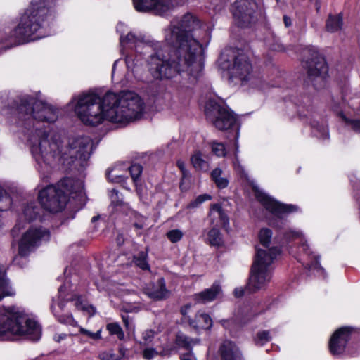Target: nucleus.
<instances>
[{"label":"nucleus","mask_w":360,"mask_h":360,"mask_svg":"<svg viewBox=\"0 0 360 360\" xmlns=\"http://www.w3.org/2000/svg\"><path fill=\"white\" fill-rule=\"evenodd\" d=\"M198 26V18L190 13L174 18L162 31L165 42L172 49L165 55L167 50L163 42L146 39L131 30L124 22H118L116 30L120 34V52L124 57L127 76L143 81L146 63L150 76L155 79L172 78L188 68L198 72L200 63L195 60V57L199 44L181 33L193 30Z\"/></svg>","instance_id":"f257e3e1"},{"label":"nucleus","mask_w":360,"mask_h":360,"mask_svg":"<svg viewBox=\"0 0 360 360\" xmlns=\"http://www.w3.org/2000/svg\"><path fill=\"white\" fill-rule=\"evenodd\" d=\"M58 117V108L34 97L25 98L18 107L19 124L27 130V142L39 172H48L49 167L60 165L84 167L92 152L89 136L71 137L64 145L58 134L34 124V121L53 123Z\"/></svg>","instance_id":"f03ea898"},{"label":"nucleus","mask_w":360,"mask_h":360,"mask_svg":"<svg viewBox=\"0 0 360 360\" xmlns=\"http://www.w3.org/2000/svg\"><path fill=\"white\" fill-rule=\"evenodd\" d=\"M68 107L85 125L97 126L104 120L126 125L139 120L145 112L142 98L132 91H108L101 98L94 91L75 95Z\"/></svg>","instance_id":"7ed1b4c3"},{"label":"nucleus","mask_w":360,"mask_h":360,"mask_svg":"<svg viewBox=\"0 0 360 360\" xmlns=\"http://www.w3.org/2000/svg\"><path fill=\"white\" fill-rule=\"evenodd\" d=\"M252 190L257 200L271 214L272 218L269 219V224L280 230L285 242L297 240L299 245L297 250H290V253L293 255L309 273L324 278L326 272L320 265V257L311 250L303 233L300 230L292 228L282 231L285 226L286 214L296 211L297 207L292 205L282 204L276 201L256 184H252Z\"/></svg>","instance_id":"20e7f679"},{"label":"nucleus","mask_w":360,"mask_h":360,"mask_svg":"<svg viewBox=\"0 0 360 360\" xmlns=\"http://www.w3.org/2000/svg\"><path fill=\"white\" fill-rule=\"evenodd\" d=\"M53 19L49 0H32L16 25L0 33V44L8 49L46 37L51 34Z\"/></svg>","instance_id":"39448f33"},{"label":"nucleus","mask_w":360,"mask_h":360,"mask_svg":"<svg viewBox=\"0 0 360 360\" xmlns=\"http://www.w3.org/2000/svg\"><path fill=\"white\" fill-rule=\"evenodd\" d=\"M38 198L41 206L51 212L61 211L71 200L75 201L79 209L86 200L84 182L72 178H64L56 185L47 186L39 191Z\"/></svg>","instance_id":"423d86ee"},{"label":"nucleus","mask_w":360,"mask_h":360,"mask_svg":"<svg viewBox=\"0 0 360 360\" xmlns=\"http://www.w3.org/2000/svg\"><path fill=\"white\" fill-rule=\"evenodd\" d=\"M41 328L23 309L15 306L0 308V340L24 337L31 340L40 339Z\"/></svg>","instance_id":"0eeeda50"},{"label":"nucleus","mask_w":360,"mask_h":360,"mask_svg":"<svg viewBox=\"0 0 360 360\" xmlns=\"http://www.w3.org/2000/svg\"><path fill=\"white\" fill-rule=\"evenodd\" d=\"M218 65L226 72L231 82H240L244 86L266 89L262 78L253 75L252 64L243 51L231 49L224 50L218 59Z\"/></svg>","instance_id":"6e6552de"},{"label":"nucleus","mask_w":360,"mask_h":360,"mask_svg":"<svg viewBox=\"0 0 360 360\" xmlns=\"http://www.w3.org/2000/svg\"><path fill=\"white\" fill-rule=\"evenodd\" d=\"M181 33L185 35L189 36V37H192L195 40H196L199 44V49L196 53L195 60L200 63V69L198 72H195L192 71V70H182L179 71L176 75H175L173 77L169 79H158V81L172 79L177 76H181L184 75L185 76L188 77L189 84L186 82H179L176 84L175 88L174 95L176 98L180 102H185L188 101L193 94V89L191 84H193L198 78L201 75L202 71L204 68L203 60L202 58V53L203 51L202 44H207L211 38V30L209 27L206 24H202L200 20L198 19V26L196 29H193V30L191 31H182ZM156 80L155 79H154Z\"/></svg>","instance_id":"1a4fd4ad"},{"label":"nucleus","mask_w":360,"mask_h":360,"mask_svg":"<svg viewBox=\"0 0 360 360\" xmlns=\"http://www.w3.org/2000/svg\"><path fill=\"white\" fill-rule=\"evenodd\" d=\"M69 302H74V305L77 309L86 311L89 316H93L96 313L95 307L89 304L83 297L79 296L77 292V287L66 278L64 284L58 288L57 300L53 298L52 300L51 310L59 322L77 326V322L71 314H61L65 304Z\"/></svg>","instance_id":"9d476101"},{"label":"nucleus","mask_w":360,"mask_h":360,"mask_svg":"<svg viewBox=\"0 0 360 360\" xmlns=\"http://www.w3.org/2000/svg\"><path fill=\"white\" fill-rule=\"evenodd\" d=\"M205 108V114L207 117L213 122L214 125L220 130H226L229 129L235 131V157L233 165L235 171L242 177H246L247 174L244 168L240 164L238 158L239 152L238 138H239V125L237 119L233 112L227 107L218 105L214 100H209Z\"/></svg>","instance_id":"9b49d317"},{"label":"nucleus","mask_w":360,"mask_h":360,"mask_svg":"<svg viewBox=\"0 0 360 360\" xmlns=\"http://www.w3.org/2000/svg\"><path fill=\"white\" fill-rule=\"evenodd\" d=\"M280 254L281 250L276 247L257 249L248 283L250 290L254 292L267 286L272 278L273 264Z\"/></svg>","instance_id":"f8f14e48"},{"label":"nucleus","mask_w":360,"mask_h":360,"mask_svg":"<svg viewBox=\"0 0 360 360\" xmlns=\"http://www.w3.org/2000/svg\"><path fill=\"white\" fill-rule=\"evenodd\" d=\"M304 54L307 58L304 63L307 69V77L316 89H320L325 84V79L328 75V66L323 57L313 46L304 49Z\"/></svg>","instance_id":"ddd939ff"},{"label":"nucleus","mask_w":360,"mask_h":360,"mask_svg":"<svg viewBox=\"0 0 360 360\" xmlns=\"http://www.w3.org/2000/svg\"><path fill=\"white\" fill-rule=\"evenodd\" d=\"M231 13L237 26L248 27L255 24L261 15L257 2L254 0H237L232 5Z\"/></svg>","instance_id":"4468645a"},{"label":"nucleus","mask_w":360,"mask_h":360,"mask_svg":"<svg viewBox=\"0 0 360 360\" xmlns=\"http://www.w3.org/2000/svg\"><path fill=\"white\" fill-rule=\"evenodd\" d=\"M49 238L50 233L48 229L41 226H30L19 242V254L27 256L34 248L47 242Z\"/></svg>","instance_id":"2eb2a0df"},{"label":"nucleus","mask_w":360,"mask_h":360,"mask_svg":"<svg viewBox=\"0 0 360 360\" xmlns=\"http://www.w3.org/2000/svg\"><path fill=\"white\" fill-rule=\"evenodd\" d=\"M110 209L112 214L121 213L129 216L134 227L138 229H142L146 226V218L131 210L128 203L123 202L121 195L116 189L110 191Z\"/></svg>","instance_id":"dca6fc26"},{"label":"nucleus","mask_w":360,"mask_h":360,"mask_svg":"<svg viewBox=\"0 0 360 360\" xmlns=\"http://www.w3.org/2000/svg\"><path fill=\"white\" fill-rule=\"evenodd\" d=\"M175 0H133V5L138 12H152L163 16L174 6Z\"/></svg>","instance_id":"f3484780"},{"label":"nucleus","mask_w":360,"mask_h":360,"mask_svg":"<svg viewBox=\"0 0 360 360\" xmlns=\"http://www.w3.org/2000/svg\"><path fill=\"white\" fill-rule=\"evenodd\" d=\"M353 330V328L345 326L340 328L334 332L329 342V349L333 354L343 353Z\"/></svg>","instance_id":"a211bd4d"},{"label":"nucleus","mask_w":360,"mask_h":360,"mask_svg":"<svg viewBox=\"0 0 360 360\" xmlns=\"http://www.w3.org/2000/svg\"><path fill=\"white\" fill-rule=\"evenodd\" d=\"M39 208L36 206L34 202H31L23 207L22 212L20 214L18 222L12 231L13 237L16 236L22 228L20 224L21 221L23 220L26 223H30L37 218L39 214Z\"/></svg>","instance_id":"6ab92c4d"},{"label":"nucleus","mask_w":360,"mask_h":360,"mask_svg":"<svg viewBox=\"0 0 360 360\" xmlns=\"http://www.w3.org/2000/svg\"><path fill=\"white\" fill-rule=\"evenodd\" d=\"M208 217L212 226H221L226 228L229 224V219L223 210L220 203H214L210 205Z\"/></svg>","instance_id":"aec40b11"},{"label":"nucleus","mask_w":360,"mask_h":360,"mask_svg":"<svg viewBox=\"0 0 360 360\" xmlns=\"http://www.w3.org/2000/svg\"><path fill=\"white\" fill-rule=\"evenodd\" d=\"M145 293L153 300H162L169 297V292L166 288L163 278H160L156 283H152L145 288Z\"/></svg>","instance_id":"412c9836"},{"label":"nucleus","mask_w":360,"mask_h":360,"mask_svg":"<svg viewBox=\"0 0 360 360\" xmlns=\"http://www.w3.org/2000/svg\"><path fill=\"white\" fill-rule=\"evenodd\" d=\"M219 352L222 360H243L240 351L231 341H224L220 347Z\"/></svg>","instance_id":"4be33fe9"},{"label":"nucleus","mask_w":360,"mask_h":360,"mask_svg":"<svg viewBox=\"0 0 360 360\" xmlns=\"http://www.w3.org/2000/svg\"><path fill=\"white\" fill-rule=\"evenodd\" d=\"M221 291L220 285L218 282H214L213 285L205 290L195 294L194 299L198 302L207 303L213 301L220 294Z\"/></svg>","instance_id":"5701e85b"},{"label":"nucleus","mask_w":360,"mask_h":360,"mask_svg":"<svg viewBox=\"0 0 360 360\" xmlns=\"http://www.w3.org/2000/svg\"><path fill=\"white\" fill-rule=\"evenodd\" d=\"M189 325L197 330L210 329L212 326V319L206 313L198 311L195 319H188Z\"/></svg>","instance_id":"b1692460"},{"label":"nucleus","mask_w":360,"mask_h":360,"mask_svg":"<svg viewBox=\"0 0 360 360\" xmlns=\"http://www.w3.org/2000/svg\"><path fill=\"white\" fill-rule=\"evenodd\" d=\"M15 295V290L6 277L5 268L4 266L0 265V301L5 297H12Z\"/></svg>","instance_id":"393cba45"},{"label":"nucleus","mask_w":360,"mask_h":360,"mask_svg":"<svg viewBox=\"0 0 360 360\" xmlns=\"http://www.w3.org/2000/svg\"><path fill=\"white\" fill-rule=\"evenodd\" d=\"M191 162L197 170L206 172L210 169V162L200 150H195L191 157Z\"/></svg>","instance_id":"a878e982"},{"label":"nucleus","mask_w":360,"mask_h":360,"mask_svg":"<svg viewBox=\"0 0 360 360\" xmlns=\"http://www.w3.org/2000/svg\"><path fill=\"white\" fill-rule=\"evenodd\" d=\"M312 134L317 138L323 140H327L329 138L328 129L326 124L321 121V122L317 120L311 122Z\"/></svg>","instance_id":"bb28decb"},{"label":"nucleus","mask_w":360,"mask_h":360,"mask_svg":"<svg viewBox=\"0 0 360 360\" xmlns=\"http://www.w3.org/2000/svg\"><path fill=\"white\" fill-rule=\"evenodd\" d=\"M343 22L341 14L330 15L326 20V27L330 32H335L342 29Z\"/></svg>","instance_id":"cd10ccee"},{"label":"nucleus","mask_w":360,"mask_h":360,"mask_svg":"<svg viewBox=\"0 0 360 360\" xmlns=\"http://www.w3.org/2000/svg\"><path fill=\"white\" fill-rule=\"evenodd\" d=\"M13 204V198L11 194L4 188L0 183V212L8 210Z\"/></svg>","instance_id":"c85d7f7f"},{"label":"nucleus","mask_w":360,"mask_h":360,"mask_svg":"<svg viewBox=\"0 0 360 360\" xmlns=\"http://www.w3.org/2000/svg\"><path fill=\"white\" fill-rule=\"evenodd\" d=\"M223 171L221 168H215L211 173L212 179L219 188H224L228 186L229 181L226 176H223Z\"/></svg>","instance_id":"c756f323"},{"label":"nucleus","mask_w":360,"mask_h":360,"mask_svg":"<svg viewBox=\"0 0 360 360\" xmlns=\"http://www.w3.org/2000/svg\"><path fill=\"white\" fill-rule=\"evenodd\" d=\"M217 227L213 226V228L207 233V240L211 245L219 246L222 243L221 235Z\"/></svg>","instance_id":"7c9ffc66"},{"label":"nucleus","mask_w":360,"mask_h":360,"mask_svg":"<svg viewBox=\"0 0 360 360\" xmlns=\"http://www.w3.org/2000/svg\"><path fill=\"white\" fill-rule=\"evenodd\" d=\"M106 330L110 335L116 336L120 340H124V333L118 323L112 322L108 323L106 325Z\"/></svg>","instance_id":"2f4dec72"},{"label":"nucleus","mask_w":360,"mask_h":360,"mask_svg":"<svg viewBox=\"0 0 360 360\" xmlns=\"http://www.w3.org/2000/svg\"><path fill=\"white\" fill-rule=\"evenodd\" d=\"M259 243L264 248H268L272 238V231L268 228H262L258 233Z\"/></svg>","instance_id":"473e14b6"},{"label":"nucleus","mask_w":360,"mask_h":360,"mask_svg":"<svg viewBox=\"0 0 360 360\" xmlns=\"http://www.w3.org/2000/svg\"><path fill=\"white\" fill-rule=\"evenodd\" d=\"M148 254L145 251H141L134 257V262L136 266L143 270L149 269V264L147 261Z\"/></svg>","instance_id":"72a5a7b5"},{"label":"nucleus","mask_w":360,"mask_h":360,"mask_svg":"<svg viewBox=\"0 0 360 360\" xmlns=\"http://www.w3.org/2000/svg\"><path fill=\"white\" fill-rule=\"evenodd\" d=\"M271 340L269 330H262L257 333L255 338V342L257 345L262 346Z\"/></svg>","instance_id":"f704fd0d"},{"label":"nucleus","mask_w":360,"mask_h":360,"mask_svg":"<svg viewBox=\"0 0 360 360\" xmlns=\"http://www.w3.org/2000/svg\"><path fill=\"white\" fill-rule=\"evenodd\" d=\"M155 338V331L153 330L147 329L142 333V338L139 342L140 345L147 346L153 343Z\"/></svg>","instance_id":"c9c22d12"},{"label":"nucleus","mask_w":360,"mask_h":360,"mask_svg":"<svg viewBox=\"0 0 360 360\" xmlns=\"http://www.w3.org/2000/svg\"><path fill=\"white\" fill-rule=\"evenodd\" d=\"M212 200V196L209 194H202L198 195L194 200L191 201L187 206L189 209L198 207L202 202Z\"/></svg>","instance_id":"e433bc0d"},{"label":"nucleus","mask_w":360,"mask_h":360,"mask_svg":"<svg viewBox=\"0 0 360 360\" xmlns=\"http://www.w3.org/2000/svg\"><path fill=\"white\" fill-rule=\"evenodd\" d=\"M211 148L213 153L218 157H224L226 155L225 146L217 141H213L211 144Z\"/></svg>","instance_id":"4c0bfd02"},{"label":"nucleus","mask_w":360,"mask_h":360,"mask_svg":"<svg viewBox=\"0 0 360 360\" xmlns=\"http://www.w3.org/2000/svg\"><path fill=\"white\" fill-rule=\"evenodd\" d=\"M131 179L136 184L142 173L143 167L139 164H134L129 168Z\"/></svg>","instance_id":"58836bf2"},{"label":"nucleus","mask_w":360,"mask_h":360,"mask_svg":"<svg viewBox=\"0 0 360 360\" xmlns=\"http://www.w3.org/2000/svg\"><path fill=\"white\" fill-rule=\"evenodd\" d=\"M107 177L110 181L115 183L124 182L126 179L124 176L117 174L116 168L108 171Z\"/></svg>","instance_id":"ea45409f"},{"label":"nucleus","mask_w":360,"mask_h":360,"mask_svg":"<svg viewBox=\"0 0 360 360\" xmlns=\"http://www.w3.org/2000/svg\"><path fill=\"white\" fill-rule=\"evenodd\" d=\"M184 233L179 229H172L167 233V237L172 243H177L181 240Z\"/></svg>","instance_id":"a19ab883"},{"label":"nucleus","mask_w":360,"mask_h":360,"mask_svg":"<svg viewBox=\"0 0 360 360\" xmlns=\"http://www.w3.org/2000/svg\"><path fill=\"white\" fill-rule=\"evenodd\" d=\"M79 332L81 334L89 338L90 339L98 340L101 339V332L102 329H99L96 333H93L90 330H88L82 327H79Z\"/></svg>","instance_id":"79ce46f5"},{"label":"nucleus","mask_w":360,"mask_h":360,"mask_svg":"<svg viewBox=\"0 0 360 360\" xmlns=\"http://www.w3.org/2000/svg\"><path fill=\"white\" fill-rule=\"evenodd\" d=\"M143 357L146 360H151L153 358L156 357L159 352L155 348L153 347H146L143 350Z\"/></svg>","instance_id":"37998d69"},{"label":"nucleus","mask_w":360,"mask_h":360,"mask_svg":"<svg viewBox=\"0 0 360 360\" xmlns=\"http://www.w3.org/2000/svg\"><path fill=\"white\" fill-rule=\"evenodd\" d=\"M101 360H121L122 357L115 354L112 350H108L101 352L99 354Z\"/></svg>","instance_id":"c03bdc74"},{"label":"nucleus","mask_w":360,"mask_h":360,"mask_svg":"<svg viewBox=\"0 0 360 360\" xmlns=\"http://www.w3.org/2000/svg\"><path fill=\"white\" fill-rule=\"evenodd\" d=\"M122 319L126 329L129 331V333H134L135 332V326L131 321H130L128 315H122Z\"/></svg>","instance_id":"a18cd8bd"},{"label":"nucleus","mask_w":360,"mask_h":360,"mask_svg":"<svg viewBox=\"0 0 360 360\" xmlns=\"http://www.w3.org/2000/svg\"><path fill=\"white\" fill-rule=\"evenodd\" d=\"M176 342L179 345L188 347L190 346V339L184 335H178L176 337Z\"/></svg>","instance_id":"49530a36"},{"label":"nucleus","mask_w":360,"mask_h":360,"mask_svg":"<svg viewBox=\"0 0 360 360\" xmlns=\"http://www.w3.org/2000/svg\"><path fill=\"white\" fill-rule=\"evenodd\" d=\"M344 119L354 131L360 134V120H349L346 118Z\"/></svg>","instance_id":"de8ad7c7"},{"label":"nucleus","mask_w":360,"mask_h":360,"mask_svg":"<svg viewBox=\"0 0 360 360\" xmlns=\"http://www.w3.org/2000/svg\"><path fill=\"white\" fill-rule=\"evenodd\" d=\"M226 6V0H219V4H213V10L216 13H221L225 9V7Z\"/></svg>","instance_id":"09e8293b"},{"label":"nucleus","mask_w":360,"mask_h":360,"mask_svg":"<svg viewBox=\"0 0 360 360\" xmlns=\"http://www.w3.org/2000/svg\"><path fill=\"white\" fill-rule=\"evenodd\" d=\"M191 307V304H187L181 308V313L182 316H184V321H187L188 322V319H191L188 317L187 314H188V311L190 309Z\"/></svg>","instance_id":"8fccbe9b"},{"label":"nucleus","mask_w":360,"mask_h":360,"mask_svg":"<svg viewBox=\"0 0 360 360\" xmlns=\"http://www.w3.org/2000/svg\"><path fill=\"white\" fill-rule=\"evenodd\" d=\"M177 166L179 169L181 171L183 176L186 177L188 174V172L186 169V165L184 162L181 160H179L177 162Z\"/></svg>","instance_id":"3c124183"},{"label":"nucleus","mask_w":360,"mask_h":360,"mask_svg":"<svg viewBox=\"0 0 360 360\" xmlns=\"http://www.w3.org/2000/svg\"><path fill=\"white\" fill-rule=\"evenodd\" d=\"M68 335L66 333L56 334L53 336V340L57 342H60L62 340L66 339Z\"/></svg>","instance_id":"603ef678"},{"label":"nucleus","mask_w":360,"mask_h":360,"mask_svg":"<svg viewBox=\"0 0 360 360\" xmlns=\"http://www.w3.org/2000/svg\"><path fill=\"white\" fill-rule=\"evenodd\" d=\"M181 360H196L193 353L188 352L181 356Z\"/></svg>","instance_id":"864d4df0"},{"label":"nucleus","mask_w":360,"mask_h":360,"mask_svg":"<svg viewBox=\"0 0 360 360\" xmlns=\"http://www.w3.org/2000/svg\"><path fill=\"white\" fill-rule=\"evenodd\" d=\"M233 293H234L235 297H240L244 294V290L243 289V288H235Z\"/></svg>","instance_id":"5fc2aeb1"},{"label":"nucleus","mask_w":360,"mask_h":360,"mask_svg":"<svg viewBox=\"0 0 360 360\" xmlns=\"http://www.w3.org/2000/svg\"><path fill=\"white\" fill-rule=\"evenodd\" d=\"M283 21L286 27H289L290 26H291L292 20L290 18L288 17L287 15H284Z\"/></svg>","instance_id":"6e6d98bb"},{"label":"nucleus","mask_w":360,"mask_h":360,"mask_svg":"<svg viewBox=\"0 0 360 360\" xmlns=\"http://www.w3.org/2000/svg\"><path fill=\"white\" fill-rule=\"evenodd\" d=\"M122 62V60L121 59H117L116 60L115 62H114V64H113V66H112V78L115 77V70H116V68L117 66L118 65V64Z\"/></svg>","instance_id":"4d7b16f0"},{"label":"nucleus","mask_w":360,"mask_h":360,"mask_svg":"<svg viewBox=\"0 0 360 360\" xmlns=\"http://www.w3.org/2000/svg\"><path fill=\"white\" fill-rule=\"evenodd\" d=\"M120 354L122 356V357L124 356L127 352V349L124 347L121 346L119 349Z\"/></svg>","instance_id":"13d9d810"},{"label":"nucleus","mask_w":360,"mask_h":360,"mask_svg":"<svg viewBox=\"0 0 360 360\" xmlns=\"http://www.w3.org/2000/svg\"><path fill=\"white\" fill-rule=\"evenodd\" d=\"M124 238L122 235H118L117 238V243L118 245H121L123 243Z\"/></svg>","instance_id":"bf43d9fd"},{"label":"nucleus","mask_w":360,"mask_h":360,"mask_svg":"<svg viewBox=\"0 0 360 360\" xmlns=\"http://www.w3.org/2000/svg\"><path fill=\"white\" fill-rule=\"evenodd\" d=\"M273 50H275V51H281L282 49V47H281V45L280 44H276V45H274L271 47Z\"/></svg>","instance_id":"052dcab7"},{"label":"nucleus","mask_w":360,"mask_h":360,"mask_svg":"<svg viewBox=\"0 0 360 360\" xmlns=\"http://www.w3.org/2000/svg\"><path fill=\"white\" fill-rule=\"evenodd\" d=\"M229 323V321H223V326H224V327L226 328L228 327Z\"/></svg>","instance_id":"680f3d73"},{"label":"nucleus","mask_w":360,"mask_h":360,"mask_svg":"<svg viewBox=\"0 0 360 360\" xmlns=\"http://www.w3.org/2000/svg\"><path fill=\"white\" fill-rule=\"evenodd\" d=\"M98 219V217L94 216V217H93L91 221L94 222V221H96Z\"/></svg>","instance_id":"e2e57ef3"},{"label":"nucleus","mask_w":360,"mask_h":360,"mask_svg":"<svg viewBox=\"0 0 360 360\" xmlns=\"http://www.w3.org/2000/svg\"><path fill=\"white\" fill-rule=\"evenodd\" d=\"M356 103V102H355V101H354V100L351 101V102H350V103Z\"/></svg>","instance_id":"0e129e2a"}]
</instances>
